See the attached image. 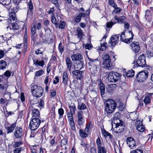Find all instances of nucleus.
<instances>
[{
    "mask_svg": "<svg viewBox=\"0 0 153 153\" xmlns=\"http://www.w3.org/2000/svg\"><path fill=\"white\" fill-rule=\"evenodd\" d=\"M81 14H79L75 19V21L77 23L79 22L81 20Z\"/></svg>",
    "mask_w": 153,
    "mask_h": 153,
    "instance_id": "nucleus-52",
    "label": "nucleus"
},
{
    "mask_svg": "<svg viewBox=\"0 0 153 153\" xmlns=\"http://www.w3.org/2000/svg\"><path fill=\"white\" fill-rule=\"evenodd\" d=\"M86 108V106L83 103H79L78 106V109L80 110H84Z\"/></svg>",
    "mask_w": 153,
    "mask_h": 153,
    "instance_id": "nucleus-39",
    "label": "nucleus"
},
{
    "mask_svg": "<svg viewBox=\"0 0 153 153\" xmlns=\"http://www.w3.org/2000/svg\"><path fill=\"white\" fill-rule=\"evenodd\" d=\"M52 22L57 27L59 24V22L56 19L54 14H52L51 17Z\"/></svg>",
    "mask_w": 153,
    "mask_h": 153,
    "instance_id": "nucleus-25",
    "label": "nucleus"
},
{
    "mask_svg": "<svg viewBox=\"0 0 153 153\" xmlns=\"http://www.w3.org/2000/svg\"><path fill=\"white\" fill-rule=\"evenodd\" d=\"M23 144L22 142V141L18 142L15 141L14 142V143L13 145V148H16L18 147L20 145H22Z\"/></svg>",
    "mask_w": 153,
    "mask_h": 153,
    "instance_id": "nucleus-44",
    "label": "nucleus"
},
{
    "mask_svg": "<svg viewBox=\"0 0 153 153\" xmlns=\"http://www.w3.org/2000/svg\"><path fill=\"white\" fill-rule=\"evenodd\" d=\"M44 100L42 99H40L39 100V103H38L37 105L35 106H37L41 109L44 107Z\"/></svg>",
    "mask_w": 153,
    "mask_h": 153,
    "instance_id": "nucleus-33",
    "label": "nucleus"
},
{
    "mask_svg": "<svg viewBox=\"0 0 153 153\" xmlns=\"http://www.w3.org/2000/svg\"><path fill=\"white\" fill-rule=\"evenodd\" d=\"M56 93L55 89H52L51 91L50 96L51 98L53 97L56 95Z\"/></svg>",
    "mask_w": 153,
    "mask_h": 153,
    "instance_id": "nucleus-50",
    "label": "nucleus"
},
{
    "mask_svg": "<svg viewBox=\"0 0 153 153\" xmlns=\"http://www.w3.org/2000/svg\"><path fill=\"white\" fill-rule=\"evenodd\" d=\"M113 120L115 126L119 125L120 123H123V122L120 120V119H113Z\"/></svg>",
    "mask_w": 153,
    "mask_h": 153,
    "instance_id": "nucleus-43",
    "label": "nucleus"
},
{
    "mask_svg": "<svg viewBox=\"0 0 153 153\" xmlns=\"http://www.w3.org/2000/svg\"><path fill=\"white\" fill-rule=\"evenodd\" d=\"M124 129L123 123H120L119 125L115 126L113 128V131L115 133H120L123 131Z\"/></svg>",
    "mask_w": 153,
    "mask_h": 153,
    "instance_id": "nucleus-13",
    "label": "nucleus"
},
{
    "mask_svg": "<svg viewBox=\"0 0 153 153\" xmlns=\"http://www.w3.org/2000/svg\"><path fill=\"white\" fill-rule=\"evenodd\" d=\"M34 62V64L35 65H38L41 67H43L44 65V62L43 60L39 61L38 60H36V62Z\"/></svg>",
    "mask_w": 153,
    "mask_h": 153,
    "instance_id": "nucleus-37",
    "label": "nucleus"
},
{
    "mask_svg": "<svg viewBox=\"0 0 153 153\" xmlns=\"http://www.w3.org/2000/svg\"><path fill=\"white\" fill-rule=\"evenodd\" d=\"M102 58L103 61L104 68L106 69H110L112 64L111 62V59L108 54L105 53H103Z\"/></svg>",
    "mask_w": 153,
    "mask_h": 153,
    "instance_id": "nucleus-2",
    "label": "nucleus"
},
{
    "mask_svg": "<svg viewBox=\"0 0 153 153\" xmlns=\"http://www.w3.org/2000/svg\"><path fill=\"white\" fill-rule=\"evenodd\" d=\"M77 123L79 126H82L84 123L85 120L83 116V113L81 110H79L77 113Z\"/></svg>",
    "mask_w": 153,
    "mask_h": 153,
    "instance_id": "nucleus-9",
    "label": "nucleus"
},
{
    "mask_svg": "<svg viewBox=\"0 0 153 153\" xmlns=\"http://www.w3.org/2000/svg\"><path fill=\"white\" fill-rule=\"evenodd\" d=\"M85 66L84 61L83 60H80L78 61L76 63L74 66V69H77L78 70H81Z\"/></svg>",
    "mask_w": 153,
    "mask_h": 153,
    "instance_id": "nucleus-18",
    "label": "nucleus"
},
{
    "mask_svg": "<svg viewBox=\"0 0 153 153\" xmlns=\"http://www.w3.org/2000/svg\"><path fill=\"white\" fill-rule=\"evenodd\" d=\"M65 62L67 66V69L71 73L72 65V62L70 59L68 57H66Z\"/></svg>",
    "mask_w": 153,
    "mask_h": 153,
    "instance_id": "nucleus-19",
    "label": "nucleus"
},
{
    "mask_svg": "<svg viewBox=\"0 0 153 153\" xmlns=\"http://www.w3.org/2000/svg\"><path fill=\"white\" fill-rule=\"evenodd\" d=\"M135 126L136 127H137V126L141 127L142 126H143V125L141 121L140 120H138V121H136Z\"/></svg>",
    "mask_w": 153,
    "mask_h": 153,
    "instance_id": "nucleus-54",
    "label": "nucleus"
},
{
    "mask_svg": "<svg viewBox=\"0 0 153 153\" xmlns=\"http://www.w3.org/2000/svg\"><path fill=\"white\" fill-rule=\"evenodd\" d=\"M92 127V124L90 122L89 124L87 125L85 129V132H88L89 130L91 129Z\"/></svg>",
    "mask_w": 153,
    "mask_h": 153,
    "instance_id": "nucleus-38",
    "label": "nucleus"
},
{
    "mask_svg": "<svg viewBox=\"0 0 153 153\" xmlns=\"http://www.w3.org/2000/svg\"><path fill=\"white\" fill-rule=\"evenodd\" d=\"M30 113L32 116V118H39L40 114L39 111L37 109H36L32 107L31 110L29 111V113Z\"/></svg>",
    "mask_w": 153,
    "mask_h": 153,
    "instance_id": "nucleus-12",
    "label": "nucleus"
},
{
    "mask_svg": "<svg viewBox=\"0 0 153 153\" xmlns=\"http://www.w3.org/2000/svg\"><path fill=\"white\" fill-rule=\"evenodd\" d=\"M117 87L116 84H111L108 87V90L110 92H112Z\"/></svg>",
    "mask_w": 153,
    "mask_h": 153,
    "instance_id": "nucleus-32",
    "label": "nucleus"
},
{
    "mask_svg": "<svg viewBox=\"0 0 153 153\" xmlns=\"http://www.w3.org/2000/svg\"><path fill=\"white\" fill-rule=\"evenodd\" d=\"M120 114L119 112H117L114 114L113 119H120Z\"/></svg>",
    "mask_w": 153,
    "mask_h": 153,
    "instance_id": "nucleus-46",
    "label": "nucleus"
},
{
    "mask_svg": "<svg viewBox=\"0 0 153 153\" xmlns=\"http://www.w3.org/2000/svg\"><path fill=\"white\" fill-rule=\"evenodd\" d=\"M131 48L132 51L135 53H137L139 52L140 48L138 42H133L131 44Z\"/></svg>",
    "mask_w": 153,
    "mask_h": 153,
    "instance_id": "nucleus-15",
    "label": "nucleus"
},
{
    "mask_svg": "<svg viewBox=\"0 0 153 153\" xmlns=\"http://www.w3.org/2000/svg\"><path fill=\"white\" fill-rule=\"evenodd\" d=\"M107 43L106 42H104L103 43H101V47L99 48L100 50L101 51L105 50L107 47Z\"/></svg>",
    "mask_w": 153,
    "mask_h": 153,
    "instance_id": "nucleus-40",
    "label": "nucleus"
},
{
    "mask_svg": "<svg viewBox=\"0 0 153 153\" xmlns=\"http://www.w3.org/2000/svg\"><path fill=\"white\" fill-rule=\"evenodd\" d=\"M11 0H3L2 1V4L3 5H9L11 2Z\"/></svg>",
    "mask_w": 153,
    "mask_h": 153,
    "instance_id": "nucleus-49",
    "label": "nucleus"
},
{
    "mask_svg": "<svg viewBox=\"0 0 153 153\" xmlns=\"http://www.w3.org/2000/svg\"><path fill=\"white\" fill-rule=\"evenodd\" d=\"M148 73L146 71H142L139 73L136 76L137 80L139 82H142L147 78Z\"/></svg>",
    "mask_w": 153,
    "mask_h": 153,
    "instance_id": "nucleus-8",
    "label": "nucleus"
},
{
    "mask_svg": "<svg viewBox=\"0 0 153 153\" xmlns=\"http://www.w3.org/2000/svg\"><path fill=\"white\" fill-rule=\"evenodd\" d=\"M147 56L149 58L153 56V53L151 51H147L146 52Z\"/></svg>",
    "mask_w": 153,
    "mask_h": 153,
    "instance_id": "nucleus-64",
    "label": "nucleus"
},
{
    "mask_svg": "<svg viewBox=\"0 0 153 153\" xmlns=\"http://www.w3.org/2000/svg\"><path fill=\"white\" fill-rule=\"evenodd\" d=\"M76 30L78 37L81 39L84 35L82 30L79 27H78L77 28Z\"/></svg>",
    "mask_w": 153,
    "mask_h": 153,
    "instance_id": "nucleus-29",
    "label": "nucleus"
},
{
    "mask_svg": "<svg viewBox=\"0 0 153 153\" xmlns=\"http://www.w3.org/2000/svg\"><path fill=\"white\" fill-rule=\"evenodd\" d=\"M114 19L117 20V22L119 23H123V20L122 18H119L117 16H115Z\"/></svg>",
    "mask_w": 153,
    "mask_h": 153,
    "instance_id": "nucleus-48",
    "label": "nucleus"
},
{
    "mask_svg": "<svg viewBox=\"0 0 153 153\" xmlns=\"http://www.w3.org/2000/svg\"><path fill=\"white\" fill-rule=\"evenodd\" d=\"M119 103V105L118 106L119 110L120 111H122L124 108V105L123 103L120 102H118Z\"/></svg>",
    "mask_w": 153,
    "mask_h": 153,
    "instance_id": "nucleus-56",
    "label": "nucleus"
},
{
    "mask_svg": "<svg viewBox=\"0 0 153 153\" xmlns=\"http://www.w3.org/2000/svg\"><path fill=\"white\" fill-rule=\"evenodd\" d=\"M7 66L6 62L4 60L0 61V69H3L5 68Z\"/></svg>",
    "mask_w": 153,
    "mask_h": 153,
    "instance_id": "nucleus-35",
    "label": "nucleus"
},
{
    "mask_svg": "<svg viewBox=\"0 0 153 153\" xmlns=\"http://www.w3.org/2000/svg\"><path fill=\"white\" fill-rule=\"evenodd\" d=\"M67 143V140L65 139H63L61 142V146H62L66 145Z\"/></svg>",
    "mask_w": 153,
    "mask_h": 153,
    "instance_id": "nucleus-55",
    "label": "nucleus"
},
{
    "mask_svg": "<svg viewBox=\"0 0 153 153\" xmlns=\"http://www.w3.org/2000/svg\"><path fill=\"white\" fill-rule=\"evenodd\" d=\"M22 148H18L15 149L13 150V153H19L21 151Z\"/></svg>",
    "mask_w": 153,
    "mask_h": 153,
    "instance_id": "nucleus-63",
    "label": "nucleus"
},
{
    "mask_svg": "<svg viewBox=\"0 0 153 153\" xmlns=\"http://www.w3.org/2000/svg\"><path fill=\"white\" fill-rule=\"evenodd\" d=\"M65 25V23L64 22H61L59 24V27L60 28H64Z\"/></svg>",
    "mask_w": 153,
    "mask_h": 153,
    "instance_id": "nucleus-57",
    "label": "nucleus"
},
{
    "mask_svg": "<svg viewBox=\"0 0 153 153\" xmlns=\"http://www.w3.org/2000/svg\"><path fill=\"white\" fill-rule=\"evenodd\" d=\"M63 83L64 84H67L68 78L67 73L66 72H64L62 77Z\"/></svg>",
    "mask_w": 153,
    "mask_h": 153,
    "instance_id": "nucleus-28",
    "label": "nucleus"
},
{
    "mask_svg": "<svg viewBox=\"0 0 153 153\" xmlns=\"http://www.w3.org/2000/svg\"><path fill=\"white\" fill-rule=\"evenodd\" d=\"M127 144L131 149H134L136 148V145L135 140L132 137H128L126 140Z\"/></svg>",
    "mask_w": 153,
    "mask_h": 153,
    "instance_id": "nucleus-10",
    "label": "nucleus"
},
{
    "mask_svg": "<svg viewBox=\"0 0 153 153\" xmlns=\"http://www.w3.org/2000/svg\"><path fill=\"white\" fill-rule=\"evenodd\" d=\"M96 143L97 146V147H100L101 145V142L100 138L98 137L96 140Z\"/></svg>",
    "mask_w": 153,
    "mask_h": 153,
    "instance_id": "nucleus-62",
    "label": "nucleus"
},
{
    "mask_svg": "<svg viewBox=\"0 0 153 153\" xmlns=\"http://www.w3.org/2000/svg\"><path fill=\"white\" fill-rule=\"evenodd\" d=\"M15 13H12L11 14H10L8 20V23H11V21L13 20V21H16L17 19L16 17Z\"/></svg>",
    "mask_w": 153,
    "mask_h": 153,
    "instance_id": "nucleus-22",
    "label": "nucleus"
},
{
    "mask_svg": "<svg viewBox=\"0 0 153 153\" xmlns=\"http://www.w3.org/2000/svg\"><path fill=\"white\" fill-rule=\"evenodd\" d=\"M71 58L73 61H80L83 60L81 54L79 53L74 54L71 56Z\"/></svg>",
    "mask_w": 153,
    "mask_h": 153,
    "instance_id": "nucleus-17",
    "label": "nucleus"
},
{
    "mask_svg": "<svg viewBox=\"0 0 153 153\" xmlns=\"http://www.w3.org/2000/svg\"><path fill=\"white\" fill-rule=\"evenodd\" d=\"M28 6L29 7V9L30 11L32 10L33 8V4L31 0H30V1L28 2Z\"/></svg>",
    "mask_w": 153,
    "mask_h": 153,
    "instance_id": "nucleus-59",
    "label": "nucleus"
},
{
    "mask_svg": "<svg viewBox=\"0 0 153 153\" xmlns=\"http://www.w3.org/2000/svg\"><path fill=\"white\" fill-rule=\"evenodd\" d=\"M102 132L105 137H107L108 136L110 139H112L113 138V136L111 134L106 131L104 129H102Z\"/></svg>",
    "mask_w": 153,
    "mask_h": 153,
    "instance_id": "nucleus-24",
    "label": "nucleus"
},
{
    "mask_svg": "<svg viewBox=\"0 0 153 153\" xmlns=\"http://www.w3.org/2000/svg\"><path fill=\"white\" fill-rule=\"evenodd\" d=\"M99 86L100 90L101 95L102 96L105 93V86L102 82H100L99 84Z\"/></svg>",
    "mask_w": 153,
    "mask_h": 153,
    "instance_id": "nucleus-23",
    "label": "nucleus"
},
{
    "mask_svg": "<svg viewBox=\"0 0 153 153\" xmlns=\"http://www.w3.org/2000/svg\"><path fill=\"white\" fill-rule=\"evenodd\" d=\"M87 132H85V130L82 129H80L79 130V133L80 136L82 138H85L88 136L87 133Z\"/></svg>",
    "mask_w": 153,
    "mask_h": 153,
    "instance_id": "nucleus-26",
    "label": "nucleus"
},
{
    "mask_svg": "<svg viewBox=\"0 0 153 153\" xmlns=\"http://www.w3.org/2000/svg\"><path fill=\"white\" fill-rule=\"evenodd\" d=\"M133 63L134 64L136 63L137 67H145L146 64L145 56L143 54L140 55L138 57V59L136 61H134Z\"/></svg>",
    "mask_w": 153,
    "mask_h": 153,
    "instance_id": "nucleus-7",
    "label": "nucleus"
},
{
    "mask_svg": "<svg viewBox=\"0 0 153 153\" xmlns=\"http://www.w3.org/2000/svg\"><path fill=\"white\" fill-rule=\"evenodd\" d=\"M12 28L13 30H18L19 28V26L17 23L13 22L12 23Z\"/></svg>",
    "mask_w": 153,
    "mask_h": 153,
    "instance_id": "nucleus-47",
    "label": "nucleus"
},
{
    "mask_svg": "<svg viewBox=\"0 0 153 153\" xmlns=\"http://www.w3.org/2000/svg\"><path fill=\"white\" fill-rule=\"evenodd\" d=\"M129 33L130 34L131 36V37L130 38H128L127 39H126L124 42L126 43H130L131 42L132 40L134 35L132 32L129 31Z\"/></svg>",
    "mask_w": 153,
    "mask_h": 153,
    "instance_id": "nucleus-36",
    "label": "nucleus"
},
{
    "mask_svg": "<svg viewBox=\"0 0 153 153\" xmlns=\"http://www.w3.org/2000/svg\"><path fill=\"white\" fill-rule=\"evenodd\" d=\"M38 103H39V100H38V99L36 98H33L31 101H30V104L33 105H37Z\"/></svg>",
    "mask_w": 153,
    "mask_h": 153,
    "instance_id": "nucleus-41",
    "label": "nucleus"
},
{
    "mask_svg": "<svg viewBox=\"0 0 153 153\" xmlns=\"http://www.w3.org/2000/svg\"><path fill=\"white\" fill-rule=\"evenodd\" d=\"M58 113L59 114V119L61 118L64 113V111L62 108H60L58 109Z\"/></svg>",
    "mask_w": 153,
    "mask_h": 153,
    "instance_id": "nucleus-42",
    "label": "nucleus"
},
{
    "mask_svg": "<svg viewBox=\"0 0 153 153\" xmlns=\"http://www.w3.org/2000/svg\"><path fill=\"white\" fill-rule=\"evenodd\" d=\"M40 123L41 120L39 118H32L29 127L32 130H35L38 128Z\"/></svg>",
    "mask_w": 153,
    "mask_h": 153,
    "instance_id": "nucleus-6",
    "label": "nucleus"
},
{
    "mask_svg": "<svg viewBox=\"0 0 153 153\" xmlns=\"http://www.w3.org/2000/svg\"><path fill=\"white\" fill-rule=\"evenodd\" d=\"M44 73V71L42 70H40L37 71L35 74L36 76L39 77L42 75Z\"/></svg>",
    "mask_w": 153,
    "mask_h": 153,
    "instance_id": "nucleus-45",
    "label": "nucleus"
},
{
    "mask_svg": "<svg viewBox=\"0 0 153 153\" xmlns=\"http://www.w3.org/2000/svg\"><path fill=\"white\" fill-rule=\"evenodd\" d=\"M16 123L12 124L10 127H5V129L7 130V134H8L11 133L13 131L15 128L16 127Z\"/></svg>",
    "mask_w": 153,
    "mask_h": 153,
    "instance_id": "nucleus-20",
    "label": "nucleus"
},
{
    "mask_svg": "<svg viewBox=\"0 0 153 153\" xmlns=\"http://www.w3.org/2000/svg\"><path fill=\"white\" fill-rule=\"evenodd\" d=\"M137 130L139 131L140 132H143L145 130V127L144 126H142L141 127H136Z\"/></svg>",
    "mask_w": 153,
    "mask_h": 153,
    "instance_id": "nucleus-53",
    "label": "nucleus"
},
{
    "mask_svg": "<svg viewBox=\"0 0 153 153\" xmlns=\"http://www.w3.org/2000/svg\"><path fill=\"white\" fill-rule=\"evenodd\" d=\"M115 23H114L112 22H108L106 23V27L108 28H111L112 25Z\"/></svg>",
    "mask_w": 153,
    "mask_h": 153,
    "instance_id": "nucleus-58",
    "label": "nucleus"
},
{
    "mask_svg": "<svg viewBox=\"0 0 153 153\" xmlns=\"http://www.w3.org/2000/svg\"><path fill=\"white\" fill-rule=\"evenodd\" d=\"M6 39V38L4 37L3 36H0V43H3Z\"/></svg>",
    "mask_w": 153,
    "mask_h": 153,
    "instance_id": "nucleus-60",
    "label": "nucleus"
},
{
    "mask_svg": "<svg viewBox=\"0 0 153 153\" xmlns=\"http://www.w3.org/2000/svg\"><path fill=\"white\" fill-rule=\"evenodd\" d=\"M134 74V71L132 69L128 71L126 74L127 76L129 77L133 76Z\"/></svg>",
    "mask_w": 153,
    "mask_h": 153,
    "instance_id": "nucleus-34",
    "label": "nucleus"
},
{
    "mask_svg": "<svg viewBox=\"0 0 153 153\" xmlns=\"http://www.w3.org/2000/svg\"><path fill=\"white\" fill-rule=\"evenodd\" d=\"M117 105V103L113 100L107 101L105 104V111L108 113H112L116 109Z\"/></svg>",
    "mask_w": 153,
    "mask_h": 153,
    "instance_id": "nucleus-1",
    "label": "nucleus"
},
{
    "mask_svg": "<svg viewBox=\"0 0 153 153\" xmlns=\"http://www.w3.org/2000/svg\"><path fill=\"white\" fill-rule=\"evenodd\" d=\"M151 98H153L152 96H149V93L147 96H146L143 100V102L145 105L149 104L151 102Z\"/></svg>",
    "mask_w": 153,
    "mask_h": 153,
    "instance_id": "nucleus-21",
    "label": "nucleus"
},
{
    "mask_svg": "<svg viewBox=\"0 0 153 153\" xmlns=\"http://www.w3.org/2000/svg\"><path fill=\"white\" fill-rule=\"evenodd\" d=\"M98 153H106V150L105 147L102 146L97 147Z\"/></svg>",
    "mask_w": 153,
    "mask_h": 153,
    "instance_id": "nucleus-31",
    "label": "nucleus"
},
{
    "mask_svg": "<svg viewBox=\"0 0 153 153\" xmlns=\"http://www.w3.org/2000/svg\"><path fill=\"white\" fill-rule=\"evenodd\" d=\"M88 59L90 61L88 64L92 67L90 69L94 71V74H96L97 73V69L99 68L100 65V62L98 59H93L90 58H88Z\"/></svg>",
    "mask_w": 153,
    "mask_h": 153,
    "instance_id": "nucleus-4",
    "label": "nucleus"
},
{
    "mask_svg": "<svg viewBox=\"0 0 153 153\" xmlns=\"http://www.w3.org/2000/svg\"><path fill=\"white\" fill-rule=\"evenodd\" d=\"M130 153H143V151L140 149H136L131 151Z\"/></svg>",
    "mask_w": 153,
    "mask_h": 153,
    "instance_id": "nucleus-51",
    "label": "nucleus"
},
{
    "mask_svg": "<svg viewBox=\"0 0 153 153\" xmlns=\"http://www.w3.org/2000/svg\"><path fill=\"white\" fill-rule=\"evenodd\" d=\"M114 9V10L113 11L115 13H119L121 10V9L120 7H117L116 4H114L113 6H112Z\"/></svg>",
    "mask_w": 153,
    "mask_h": 153,
    "instance_id": "nucleus-30",
    "label": "nucleus"
},
{
    "mask_svg": "<svg viewBox=\"0 0 153 153\" xmlns=\"http://www.w3.org/2000/svg\"><path fill=\"white\" fill-rule=\"evenodd\" d=\"M119 36L115 35L112 36L111 38L109 43L111 44V46L115 45L119 41Z\"/></svg>",
    "mask_w": 153,
    "mask_h": 153,
    "instance_id": "nucleus-16",
    "label": "nucleus"
},
{
    "mask_svg": "<svg viewBox=\"0 0 153 153\" xmlns=\"http://www.w3.org/2000/svg\"><path fill=\"white\" fill-rule=\"evenodd\" d=\"M146 14L145 15V17L146 19L147 18H148V17L151 15V14L150 13V11L149 10H147L146 11Z\"/></svg>",
    "mask_w": 153,
    "mask_h": 153,
    "instance_id": "nucleus-61",
    "label": "nucleus"
},
{
    "mask_svg": "<svg viewBox=\"0 0 153 153\" xmlns=\"http://www.w3.org/2000/svg\"><path fill=\"white\" fill-rule=\"evenodd\" d=\"M120 74L116 72H110L108 74L107 79L111 82H117L121 76Z\"/></svg>",
    "mask_w": 153,
    "mask_h": 153,
    "instance_id": "nucleus-5",
    "label": "nucleus"
},
{
    "mask_svg": "<svg viewBox=\"0 0 153 153\" xmlns=\"http://www.w3.org/2000/svg\"><path fill=\"white\" fill-rule=\"evenodd\" d=\"M14 133L16 138L18 139L21 138L23 134L22 128L18 126L16 127Z\"/></svg>",
    "mask_w": 153,
    "mask_h": 153,
    "instance_id": "nucleus-11",
    "label": "nucleus"
},
{
    "mask_svg": "<svg viewBox=\"0 0 153 153\" xmlns=\"http://www.w3.org/2000/svg\"><path fill=\"white\" fill-rule=\"evenodd\" d=\"M69 108H70L71 112H68L67 114V116L69 119L71 117H73V114H72V111L75 112L76 110V108L74 107L69 106Z\"/></svg>",
    "mask_w": 153,
    "mask_h": 153,
    "instance_id": "nucleus-27",
    "label": "nucleus"
},
{
    "mask_svg": "<svg viewBox=\"0 0 153 153\" xmlns=\"http://www.w3.org/2000/svg\"><path fill=\"white\" fill-rule=\"evenodd\" d=\"M82 71H80V70H75L72 72L73 75L76 76L78 79L81 80L83 78L82 75Z\"/></svg>",
    "mask_w": 153,
    "mask_h": 153,
    "instance_id": "nucleus-14",
    "label": "nucleus"
},
{
    "mask_svg": "<svg viewBox=\"0 0 153 153\" xmlns=\"http://www.w3.org/2000/svg\"><path fill=\"white\" fill-rule=\"evenodd\" d=\"M31 91L33 95L37 97H41L43 93V90L42 88L36 85H34L31 88Z\"/></svg>",
    "mask_w": 153,
    "mask_h": 153,
    "instance_id": "nucleus-3",
    "label": "nucleus"
}]
</instances>
